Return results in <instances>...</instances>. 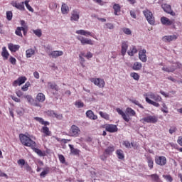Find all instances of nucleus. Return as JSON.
I'll use <instances>...</instances> for the list:
<instances>
[{
	"mask_svg": "<svg viewBox=\"0 0 182 182\" xmlns=\"http://www.w3.org/2000/svg\"><path fill=\"white\" fill-rule=\"evenodd\" d=\"M116 112H117V113L122 116V119L127 122V123H129V122H130V116L133 117V116H136V111H134L133 109L130 108V107H127L126 109V113L124 112H123V110H122V109L120 108H117L116 109Z\"/></svg>",
	"mask_w": 182,
	"mask_h": 182,
	"instance_id": "1",
	"label": "nucleus"
},
{
	"mask_svg": "<svg viewBox=\"0 0 182 182\" xmlns=\"http://www.w3.org/2000/svg\"><path fill=\"white\" fill-rule=\"evenodd\" d=\"M19 139L21 143L23 144V146H26V147H36V142L31 139V138L25 134H21L19 135Z\"/></svg>",
	"mask_w": 182,
	"mask_h": 182,
	"instance_id": "2",
	"label": "nucleus"
},
{
	"mask_svg": "<svg viewBox=\"0 0 182 182\" xmlns=\"http://www.w3.org/2000/svg\"><path fill=\"white\" fill-rule=\"evenodd\" d=\"M141 123L146 124V123L156 124L159 122V118L156 115H149L140 119Z\"/></svg>",
	"mask_w": 182,
	"mask_h": 182,
	"instance_id": "3",
	"label": "nucleus"
},
{
	"mask_svg": "<svg viewBox=\"0 0 182 182\" xmlns=\"http://www.w3.org/2000/svg\"><path fill=\"white\" fill-rule=\"evenodd\" d=\"M143 14L149 25H154V16H153V13L150 11L149 9H145L143 11Z\"/></svg>",
	"mask_w": 182,
	"mask_h": 182,
	"instance_id": "4",
	"label": "nucleus"
},
{
	"mask_svg": "<svg viewBox=\"0 0 182 182\" xmlns=\"http://www.w3.org/2000/svg\"><path fill=\"white\" fill-rule=\"evenodd\" d=\"M17 164L21 168H25L28 173H32V168L29 166V164L25 161V159H19Z\"/></svg>",
	"mask_w": 182,
	"mask_h": 182,
	"instance_id": "5",
	"label": "nucleus"
},
{
	"mask_svg": "<svg viewBox=\"0 0 182 182\" xmlns=\"http://www.w3.org/2000/svg\"><path fill=\"white\" fill-rule=\"evenodd\" d=\"M70 21L71 22H79L80 18V11L77 9H74L70 13Z\"/></svg>",
	"mask_w": 182,
	"mask_h": 182,
	"instance_id": "6",
	"label": "nucleus"
},
{
	"mask_svg": "<svg viewBox=\"0 0 182 182\" xmlns=\"http://www.w3.org/2000/svg\"><path fill=\"white\" fill-rule=\"evenodd\" d=\"M69 134L71 137H78L79 134H80V129L76 125H72L69 131Z\"/></svg>",
	"mask_w": 182,
	"mask_h": 182,
	"instance_id": "7",
	"label": "nucleus"
},
{
	"mask_svg": "<svg viewBox=\"0 0 182 182\" xmlns=\"http://www.w3.org/2000/svg\"><path fill=\"white\" fill-rule=\"evenodd\" d=\"M90 82H92V83H94V85H95V86H97L98 87H105V80L102 78H91Z\"/></svg>",
	"mask_w": 182,
	"mask_h": 182,
	"instance_id": "8",
	"label": "nucleus"
},
{
	"mask_svg": "<svg viewBox=\"0 0 182 182\" xmlns=\"http://www.w3.org/2000/svg\"><path fill=\"white\" fill-rule=\"evenodd\" d=\"M155 163L158 164V166H166L167 164V159L166 156H157L155 159Z\"/></svg>",
	"mask_w": 182,
	"mask_h": 182,
	"instance_id": "9",
	"label": "nucleus"
},
{
	"mask_svg": "<svg viewBox=\"0 0 182 182\" xmlns=\"http://www.w3.org/2000/svg\"><path fill=\"white\" fill-rule=\"evenodd\" d=\"M76 38L82 45H93V41L91 39L80 36H78Z\"/></svg>",
	"mask_w": 182,
	"mask_h": 182,
	"instance_id": "10",
	"label": "nucleus"
},
{
	"mask_svg": "<svg viewBox=\"0 0 182 182\" xmlns=\"http://www.w3.org/2000/svg\"><path fill=\"white\" fill-rule=\"evenodd\" d=\"M105 129L106 132H109V133H116L117 132V126L112 124H108L105 126Z\"/></svg>",
	"mask_w": 182,
	"mask_h": 182,
	"instance_id": "11",
	"label": "nucleus"
},
{
	"mask_svg": "<svg viewBox=\"0 0 182 182\" xmlns=\"http://www.w3.org/2000/svg\"><path fill=\"white\" fill-rule=\"evenodd\" d=\"M146 96V97H149V99L155 100V102H160L161 100V97L157 94H154V92H149Z\"/></svg>",
	"mask_w": 182,
	"mask_h": 182,
	"instance_id": "12",
	"label": "nucleus"
},
{
	"mask_svg": "<svg viewBox=\"0 0 182 182\" xmlns=\"http://www.w3.org/2000/svg\"><path fill=\"white\" fill-rule=\"evenodd\" d=\"M161 7L164 9V12H166V14H169V15H171L172 16H174L176 15V13L171 11V6L168 4H162Z\"/></svg>",
	"mask_w": 182,
	"mask_h": 182,
	"instance_id": "13",
	"label": "nucleus"
},
{
	"mask_svg": "<svg viewBox=\"0 0 182 182\" xmlns=\"http://www.w3.org/2000/svg\"><path fill=\"white\" fill-rule=\"evenodd\" d=\"M26 82V77H20L17 80H14L13 82V86H21V85H23Z\"/></svg>",
	"mask_w": 182,
	"mask_h": 182,
	"instance_id": "14",
	"label": "nucleus"
},
{
	"mask_svg": "<svg viewBox=\"0 0 182 182\" xmlns=\"http://www.w3.org/2000/svg\"><path fill=\"white\" fill-rule=\"evenodd\" d=\"M11 5L12 6H14V8H16L17 9H19L20 11L25 10V5L23 1L21 3H18L17 1H12Z\"/></svg>",
	"mask_w": 182,
	"mask_h": 182,
	"instance_id": "15",
	"label": "nucleus"
},
{
	"mask_svg": "<svg viewBox=\"0 0 182 182\" xmlns=\"http://www.w3.org/2000/svg\"><path fill=\"white\" fill-rule=\"evenodd\" d=\"M48 56H51L53 59H56V58H59V56H63V51L62 50H54L51 51Z\"/></svg>",
	"mask_w": 182,
	"mask_h": 182,
	"instance_id": "16",
	"label": "nucleus"
},
{
	"mask_svg": "<svg viewBox=\"0 0 182 182\" xmlns=\"http://www.w3.org/2000/svg\"><path fill=\"white\" fill-rule=\"evenodd\" d=\"M146 49H143L139 52V58L141 62H147V55H146Z\"/></svg>",
	"mask_w": 182,
	"mask_h": 182,
	"instance_id": "17",
	"label": "nucleus"
},
{
	"mask_svg": "<svg viewBox=\"0 0 182 182\" xmlns=\"http://www.w3.org/2000/svg\"><path fill=\"white\" fill-rule=\"evenodd\" d=\"M161 22L162 23V25H166L167 26H170V25H173V23H174V21H170V19H168V18L167 17H161Z\"/></svg>",
	"mask_w": 182,
	"mask_h": 182,
	"instance_id": "18",
	"label": "nucleus"
},
{
	"mask_svg": "<svg viewBox=\"0 0 182 182\" xmlns=\"http://www.w3.org/2000/svg\"><path fill=\"white\" fill-rule=\"evenodd\" d=\"M20 48H21V46L19 45H15L14 43L8 44V48L11 52H16V51L19 50Z\"/></svg>",
	"mask_w": 182,
	"mask_h": 182,
	"instance_id": "19",
	"label": "nucleus"
},
{
	"mask_svg": "<svg viewBox=\"0 0 182 182\" xmlns=\"http://www.w3.org/2000/svg\"><path fill=\"white\" fill-rule=\"evenodd\" d=\"M85 114L90 120H97V115H95L92 110L87 111Z\"/></svg>",
	"mask_w": 182,
	"mask_h": 182,
	"instance_id": "20",
	"label": "nucleus"
},
{
	"mask_svg": "<svg viewBox=\"0 0 182 182\" xmlns=\"http://www.w3.org/2000/svg\"><path fill=\"white\" fill-rule=\"evenodd\" d=\"M129 48V44L126 41H123L122 43V50H121V53L122 56H124L126 55V52H127V49Z\"/></svg>",
	"mask_w": 182,
	"mask_h": 182,
	"instance_id": "21",
	"label": "nucleus"
},
{
	"mask_svg": "<svg viewBox=\"0 0 182 182\" xmlns=\"http://www.w3.org/2000/svg\"><path fill=\"white\" fill-rule=\"evenodd\" d=\"M61 14H63V15H68V14H69V6H68V4L65 3L62 4Z\"/></svg>",
	"mask_w": 182,
	"mask_h": 182,
	"instance_id": "22",
	"label": "nucleus"
},
{
	"mask_svg": "<svg viewBox=\"0 0 182 182\" xmlns=\"http://www.w3.org/2000/svg\"><path fill=\"white\" fill-rule=\"evenodd\" d=\"M162 70L164 72H168V73L174 72V70H176V65H172L171 66H164L162 68Z\"/></svg>",
	"mask_w": 182,
	"mask_h": 182,
	"instance_id": "23",
	"label": "nucleus"
},
{
	"mask_svg": "<svg viewBox=\"0 0 182 182\" xmlns=\"http://www.w3.org/2000/svg\"><path fill=\"white\" fill-rule=\"evenodd\" d=\"M127 53L129 56H134V55L137 53V48H136V46H132L128 50Z\"/></svg>",
	"mask_w": 182,
	"mask_h": 182,
	"instance_id": "24",
	"label": "nucleus"
},
{
	"mask_svg": "<svg viewBox=\"0 0 182 182\" xmlns=\"http://www.w3.org/2000/svg\"><path fill=\"white\" fill-rule=\"evenodd\" d=\"M1 56L4 58V60H6L9 56V52L6 50V47L2 48Z\"/></svg>",
	"mask_w": 182,
	"mask_h": 182,
	"instance_id": "25",
	"label": "nucleus"
},
{
	"mask_svg": "<svg viewBox=\"0 0 182 182\" xmlns=\"http://www.w3.org/2000/svg\"><path fill=\"white\" fill-rule=\"evenodd\" d=\"M145 100L146 103H149V105H152V106H154L155 107H160V104L150 100L148 97H146Z\"/></svg>",
	"mask_w": 182,
	"mask_h": 182,
	"instance_id": "26",
	"label": "nucleus"
},
{
	"mask_svg": "<svg viewBox=\"0 0 182 182\" xmlns=\"http://www.w3.org/2000/svg\"><path fill=\"white\" fill-rule=\"evenodd\" d=\"M113 151H114V146L113 145H109L105 151V154L107 155L112 154Z\"/></svg>",
	"mask_w": 182,
	"mask_h": 182,
	"instance_id": "27",
	"label": "nucleus"
},
{
	"mask_svg": "<svg viewBox=\"0 0 182 182\" xmlns=\"http://www.w3.org/2000/svg\"><path fill=\"white\" fill-rule=\"evenodd\" d=\"M147 177H149L154 182H159V180H160V177L156 173L147 175Z\"/></svg>",
	"mask_w": 182,
	"mask_h": 182,
	"instance_id": "28",
	"label": "nucleus"
},
{
	"mask_svg": "<svg viewBox=\"0 0 182 182\" xmlns=\"http://www.w3.org/2000/svg\"><path fill=\"white\" fill-rule=\"evenodd\" d=\"M34 120H36V122H38V123H41V124H43L44 126H49V122L44 121L42 118L39 117H34Z\"/></svg>",
	"mask_w": 182,
	"mask_h": 182,
	"instance_id": "29",
	"label": "nucleus"
},
{
	"mask_svg": "<svg viewBox=\"0 0 182 182\" xmlns=\"http://www.w3.org/2000/svg\"><path fill=\"white\" fill-rule=\"evenodd\" d=\"M35 55V50L32 48H29L26 50V58H32Z\"/></svg>",
	"mask_w": 182,
	"mask_h": 182,
	"instance_id": "30",
	"label": "nucleus"
},
{
	"mask_svg": "<svg viewBox=\"0 0 182 182\" xmlns=\"http://www.w3.org/2000/svg\"><path fill=\"white\" fill-rule=\"evenodd\" d=\"M45 95L43 93H38L36 96V100H38V102H45Z\"/></svg>",
	"mask_w": 182,
	"mask_h": 182,
	"instance_id": "31",
	"label": "nucleus"
},
{
	"mask_svg": "<svg viewBox=\"0 0 182 182\" xmlns=\"http://www.w3.org/2000/svg\"><path fill=\"white\" fill-rule=\"evenodd\" d=\"M142 68L141 63L135 62L132 66L133 70H140Z\"/></svg>",
	"mask_w": 182,
	"mask_h": 182,
	"instance_id": "32",
	"label": "nucleus"
},
{
	"mask_svg": "<svg viewBox=\"0 0 182 182\" xmlns=\"http://www.w3.org/2000/svg\"><path fill=\"white\" fill-rule=\"evenodd\" d=\"M23 97L26 99L28 103H29L30 105H33V102H35V100L33 99V97H32V95H24Z\"/></svg>",
	"mask_w": 182,
	"mask_h": 182,
	"instance_id": "33",
	"label": "nucleus"
},
{
	"mask_svg": "<svg viewBox=\"0 0 182 182\" xmlns=\"http://www.w3.org/2000/svg\"><path fill=\"white\" fill-rule=\"evenodd\" d=\"M116 154L119 160H123L124 159V154L122 149H118L116 151Z\"/></svg>",
	"mask_w": 182,
	"mask_h": 182,
	"instance_id": "34",
	"label": "nucleus"
},
{
	"mask_svg": "<svg viewBox=\"0 0 182 182\" xmlns=\"http://www.w3.org/2000/svg\"><path fill=\"white\" fill-rule=\"evenodd\" d=\"M69 147L70 149V151H71L72 154L77 155V154H79V153H80V151H79V149H75L73 147V145L69 144Z\"/></svg>",
	"mask_w": 182,
	"mask_h": 182,
	"instance_id": "35",
	"label": "nucleus"
},
{
	"mask_svg": "<svg viewBox=\"0 0 182 182\" xmlns=\"http://www.w3.org/2000/svg\"><path fill=\"white\" fill-rule=\"evenodd\" d=\"M35 147L36 146L31 148L33 150V151H35V153H36V154L40 156V157H43V156H45V154H43V152L41 149H39L38 148H35Z\"/></svg>",
	"mask_w": 182,
	"mask_h": 182,
	"instance_id": "36",
	"label": "nucleus"
},
{
	"mask_svg": "<svg viewBox=\"0 0 182 182\" xmlns=\"http://www.w3.org/2000/svg\"><path fill=\"white\" fill-rule=\"evenodd\" d=\"M122 145L124 146L127 149H132V147L134 146L133 143L130 144V141H123Z\"/></svg>",
	"mask_w": 182,
	"mask_h": 182,
	"instance_id": "37",
	"label": "nucleus"
},
{
	"mask_svg": "<svg viewBox=\"0 0 182 182\" xmlns=\"http://www.w3.org/2000/svg\"><path fill=\"white\" fill-rule=\"evenodd\" d=\"M129 102H131L132 103H134V105H136V106H138L139 107H140V109H144V107H143V105H141V104H140V102H139L137 100H129Z\"/></svg>",
	"mask_w": 182,
	"mask_h": 182,
	"instance_id": "38",
	"label": "nucleus"
},
{
	"mask_svg": "<svg viewBox=\"0 0 182 182\" xmlns=\"http://www.w3.org/2000/svg\"><path fill=\"white\" fill-rule=\"evenodd\" d=\"M42 132L44 133L46 136H50L51 134V132L48 127H43Z\"/></svg>",
	"mask_w": 182,
	"mask_h": 182,
	"instance_id": "39",
	"label": "nucleus"
},
{
	"mask_svg": "<svg viewBox=\"0 0 182 182\" xmlns=\"http://www.w3.org/2000/svg\"><path fill=\"white\" fill-rule=\"evenodd\" d=\"M113 9L114 11V15H119V12H120V5L119 4H114Z\"/></svg>",
	"mask_w": 182,
	"mask_h": 182,
	"instance_id": "40",
	"label": "nucleus"
},
{
	"mask_svg": "<svg viewBox=\"0 0 182 182\" xmlns=\"http://www.w3.org/2000/svg\"><path fill=\"white\" fill-rule=\"evenodd\" d=\"M147 163H148V166L149 167L150 170L153 168V166L154 164V162L153 161V159L150 157L147 158Z\"/></svg>",
	"mask_w": 182,
	"mask_h": 182,
	"instance_id": "41",
	"label": "nucleus"
},
{
	"mask_svg": "<svg viewBox=\"0 0 182 182\" xmlns=\"http://www.w3.org/2000/svg\"><path fill=\"white\" fill-rule=\"evenodd\" d=\"M29 0H26L24 1V4L26 5V8H27L28 10L30 11V12H33V9L32 8V6H31V5H29Z\"/></svg>",
	"mask_w": 182,
	"mask_h": 182,
	"instance_id": "42",
	"label": "nucleus"
},
{
	"mask_svg": "<svg viewBox=\"0 0 182 182\" xmlns=\"http://www.w3.org/2000/svg\"><path fill=\"white\" fill-rule=\"evenodd\" d=\"M99 114L101 116V117H102V119H105V120H109L110 118L107 113L103 112L102 111L99 112Z\"/></svg>",
	"mask_w": 182,
	"mask_h": 182,
	"instance_id": "43",
	"label": "nucleus"
},
{
	"mask_svg": "<svg viewBox=\"0 0 182 182\" xmlns=\"http://www.w3.org/2000/svg\"><path fill=\"white\" fill-rule=\"evenodd\" d=\"M75 106H76V107H77L78 109H80L83 107V106H85V104L82 102V101L78 100L75 102Z\"/></svg>",
	"mask_w": 182,
	"mask_h": 182,
	"instance_id": "44",
	"label": "nucleus"
},
{
	"mask_svg": "<svg viewBox=\"0 0 182 182\" xmlns=\"http://www.w3.org/2000/svg\"><path fill=\"white\" fill-rule=\"evenodd\" d=\"M131 77H133V79H134V80H139V79H140V75H139V74L137 73H132L130 74Z\"/></svg>",
	"mask_w": 182,
	"mask_h": 182,
	"instance_id": "45",
	"label": "nucleus"
},
{
	"mask_svg": "<svg viewBox=\"0 0 182 182\" xmlns=\"http://www.w3.org/2000/svg\"><path fill=\"white\" fill-rule=\"evenodd\" d=\"M48 89H53L54 90H56V84L52 82H48Z\"/></svg>",
	"mask_w": 182,
	"mask_h": 182,
	"instance_id": "46",
	"label": "nucleus"
},
{
	"mask_svg": "<svg viewBox=\"0 0 182 182\" xmlns=\"http://www.w3.org/2000/svg\"><path fill=\"white\" fill-rule=\"evenodd\" d=\"M161 110L163 113H168V108L167 107V105H166V103L162 104V108H161Z\"/></svg>",
	"mask_w": 182,
	"mask_h": 182,
	"instance_id": "47",
	"label": "nucleus"
},
{
	"mask_svg": "<svg viewBox=\"0 0 182 182\" xmlns=\"http://www.w3.org/2000/svg\"><path fill=\"white\" fill-rule=\"evenodd\" d=\"M15 33L17 36H21L22 38V28L21 27H17Z\"/></svg>",
	"mask_w": 182,
	"mask_h": 182,
	"instance_id": "48",
	"label": "nucleus"
},
{
	"mask_svg": "<svg viewBox=\"0 0 182 182\" xmlns=\"http://www.w3.org/2000/svg\"><path fill=\"white\" fill-rule=\"evenodd\" d=\"M166 181L173 182V177L171 175H163L162 176Z\"/></svg>",
	"mask_w": 182,
	"mask_h": 182,
	"instance_id": "49",
	"label": "nucleus"
},
{
	"mask_svg": "<svg viewBox=\"0 0 182 182\" xmlns=\"http://www.w3.org/2000/svg\"><path fill=\"white\" fill-rule=\"evenodd\" d=\"M29 86H31V83H29L28 82H27L22 87L21 90H23V92H26L28 90V87H29Z\"/></svg>",
	"mask_w": 182,
	"mask_h": 182,
	"instance_id": "50",
	"label": "nucleus"
},
{
	"mask_svg": "<svg viewBox=\"0 0 182 182\" xmlns=\"http://www.w3.org/2000/svg\"><path fill=\"white\" fill-rule=\"evenodd\" d=\"M105 28H107V29H114V26H113V23H105Z\"/></svg>",
	"mask_w": 182,
	"mask_h": 182,
	"instance_id": "51",
	"label": "nucleus"
},
{
	"mask_svg": "<svg viewBox=\"0 0 182 182\" xmlns=\"http://www.w3.org/2000/svg\"><path fill=\"white\" fill-rule=\"evenodd\" d=\"M20 23L21 25V27H20L21 28V29H28V25H26V23L25 22V21L21 20L20 21Z\"/></svg>",
	"mask_w": 182,
	"mask_h": 182,
	"instance_id": "52",
	"label": "nucleus"
},
{
	"mask_svg": "<svg viewBox=\"0 0 182 182\" xmlns=\"http://www.w3.org/2000/svg\"><path fill=\"white\" fill-rule=\"evenodd\" d=\"M12 11H6V19L8 21H12Z\"/></svg>",
	"mask_w": 182,
	"mask_h": 182,
	"instance_id": "53",
	"label": "nucleus"
},
{
	"mask_svg": "<svg viewBox=\"0 0 182 182\" xmlns=\"http://www.w3.org/2000/svg\"><path fill=\"white\" fill-rule=\"evenodd\" d=\"M48 173H49V169L47 168L46 170L43 171L41 173L40 176H41V177L45 178V177H46V174H48Z\"/></svg>",
	"mask_w": 182,
	"mask_h": 182,
	"instance_id": "54",
	"label": "nucleus"
},
{
	"mask_svg": "<svg viewBox=\"0 0 182 182\" xmlns=\"http://www.w3.org/2000/svg\"><path fill=\"white\" fill-rule=\"evenodd\" d=\"M33 33L38 38H41V36H42V31L41 30H34Z\"/></svg>",
	"mask_w": 182,
	"mask_h": 182,
	"instance_id": "55",
	"label": "nucleus"
},
{
	"mask_svg": "<svg viewBox=\"0 0 182 182\" xmlns=\"http://www.w3.org/2000/svg\"><path fill=\"white\" fill-rule=\"evenodd\" d=\"M23 108H18L16 109V113L18 114V116H23Z\"/></svg>",
	"mask_w": 182,
	"mask_h": 182,
	"instance_id": "56",
	"label": "nucleus"
},
{
	"mask_svg": "<svg viewBox=\"0 0 182 182\" xmlns=\"http://www.w3.org/2000/svg\"><path fill=\"white\" fill-rule=\"evenodd\" d=\"M123 32L124 33H125V35H132V31L130 30V28H123Z\"/></svg>",
	"mask_w": 182,
	"mask_h": 182,
	"instance_id": "57",
	"label": "nucleus"
},
{
	"mask_svg": "<svg viewBox=\"0 0 182 182\" xmlns=\"http://www.w3.org/2000/svg\"><path fill=\"white\" fill-rule=\"evenodd\" d=\"M9 61L11 63V65H16V58L14 57H10Z\"/></svg>",
	"mask_w": 182,
	"mask_h": 182,
	"instance_id": "58",
	"label": "nucleus"
},
{
	"mask_svg": "<svg viewBox=\"0 0 182 182\" xmlns=\"http://www.w3.org/2000/svg\"><path fill=\"white\" fill-rule=\"evenodd\" d=\"M163 42H171L170 41V36H165L162 38Z\"/></svg>",
	"mask_w": 182,
	"mask_h": 182,
	"instance_id": "59",
	"label": "nucleus"
},
{
	"mask_svg": "<svg viewBox=\"0 0 182 182\" xmlns=\"http://www.w3.org/2000/svg\"><path fill=\"white\" fill-rule=\"evenodd\" d=\"M173 65L175 66V70L176 69H181V68H182V65L180 63H176L175 64H173Z\"/></svg>",
	"mask_w": 182,
	"mask_h": 182,
	"instance_id": "60",
	"label": "nucleus"
},
{
	"mask_svg": "<svg viewBox=\"0 0 182 182\" xmlns=\"http://www.w3.org/2000/svg\"><path fill=\"white\" fill-rule=\"evenodd\" d=\"M58 159L63 164L65 163V156L63 155H58Z\"/></svg>",
	"mask_w": 182,
	"mask_h": 182,
	"instance_id": "61",
	"label": "nucleus"
},
{
	"mask_svg": "<svg viewBox=\"0 0 182 182\" xmlns=\"http://www.w3.org/2000/svg\"><path fill=\"white\" fill-rule=\"evenodd\" d=\"M176 130H177V128H176V127H171V128L169 129V133H170V134H173V133H176Z\"/></svg>",
	"mask_w": 182,
	"mask_h": 182,
	"instance_id": "62",
	"label": "nucleus"
},
{
	"mask_svg": "<svg viewBox=\"0 0 182 182\" xmlns=\"http://www.w3.org/2000/svg\"><path fill=\"white\" fill-rule=\"evenodd\" d=\"M169 39L171 42L173 41H176L177 39V36L176 35L169 36Z\"/></svg>",
	"mask_w": 182,
	"mask_h": 182,
	"instance_id": "63",
	"label": "nucleus"
},
{
	"mask_svg": "<svg viewBox=\"0 0 182 182\" xmlns=\"http://www.w3.org/2000/svg\"><path fill=\"white\" fill-rule=\"evenodd\" d=\"M177 143L179 144V146H182V136H178Z\"/></svg>",
	"mask_w": 182,
	"mask_h": 182,
	"instance_id": "64",
	"label": "nucleus"
}]
</instances>
